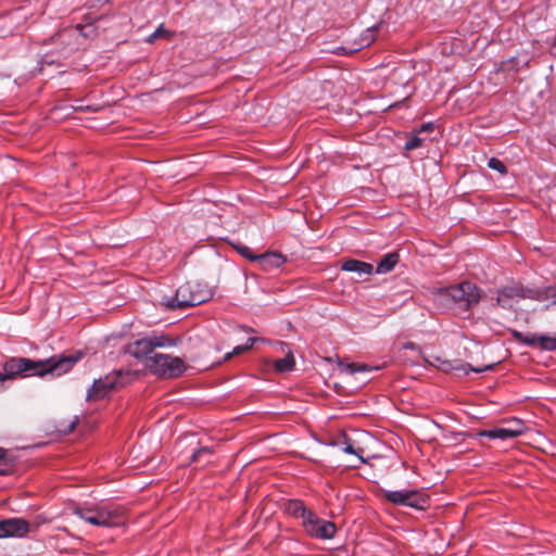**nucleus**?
Masks as SVG:
<instances>
[{"label":"nucleus","mask_w":556,"mask_h":556,"mask_svg":"<svg viewBox=\"0 0 556 556\" xmlns=\"http://www.w3.org/2000/svg\"><path fill=\"white\" fill-rule=\"evenodd\" d=\"M488 166L501 174L507 173L506 165L501 160H498L496 157H491L488 162Z\"/></svg>","instance_id":"obj_24"},{"label":"nucleus","mask_w":556,"mask_h":556,"mask_svg":"<svg viewBox=\"0 0 556 556\" xmlns=\"http://www.w3.org/2000/svg\"><path fill=\"white\" fill-rule=\"evenodd\" d=\"M122 371H113L105 377L96 379L87 392V401H99L106 397L113 390L123 386L119 381Z\"/></svg>","instance_id":"obj_7"},{"label":"nucleus","mask_w":556,"mask_h":556,"mask_svg":"<svg viewBox=\"0 0 556 556\" xmlns=\"http://www.w3.org/2000/svg\"><path fill=\"white\" fill-rule=\"evenodd\" d=\"M554 47L556 48V37H555V41H554Z\"/></svg>","instance_id":"obj_39"},{"label":"nucleus","mask_w":556,"mask_h":556,"mask_svg":"<svg viewBox=\"0 0 556 556\" xmlns=\"http://www.w3.org/2000/svg\"><path fill=\"white\" fill-rule=\"evenodd\" d=\"M73 110L75 112H98L100 108L92 105H74Z\"/></svg>","instance_id":"obj_28"},{"label":"nucleus","mask_w":556,"mask_h":556,"mask_svg":"<svg viewBox=\"0 0 556 556\" xmlns=\"http://www.w3.org/2000/svg\"><path fill=\"white\" fill-rule=\"evenodd\" d=\"M341 269L345 271L358 273L359 275H371L374 266L367 262L350 258L342 263Z\"/></svg>","instance_id":"obj_16"},{"label":"nucleus","mask_w":556,"mask_h":556,"mask_svg":"<svg viewBox=\"0 0 556 556\" xmlns=\"http://www.w3.org/2000/svg\"><path fill=\"white\" fill-rule=\"evenodd\" d=\"M231 247L244 258L256 262L258 254H254L250 248L241 243H231Z\"/></svg>","instance_id":"obj_22"},{"label":"nucleus","mask_w":556,"mask_h":556,"mask_svg":"<svg viewBox=\"0 0 556 556\" xmlns=\"http://www.w3.org/2000/svg\"><path fill=\"white\" fill-rule=\"evenodd\" d=\"M400 261V255L397 252H392L383 255L380 262L377 265L378 274H387L394 269L395 265Z\"/></svg>","instance_id":"obj_18"},{"label":"nucleus","mask_w":556,"mask_h":556,"mask_svg":"<svg viewBox=\"0 0 556 556\" xmlns=\"http://www.w3.org/2000/svg\"><path fill=\"white\" fill-rule=\"evenodd\" d=\"M410 490H400V491H383L382 496L388 502L397 505V506H406L408 501V494Z\"/></svg>","instance_id":"obj_19"},{"label":"nucleus","mask_w":556,"mask_h":556,"mask_svg":"<svg viewBox=\"0 0 556 556\" xmlns=\"http://www.w3.org/2000/svg\"><path fill=\"white\" fill-rule=\"evenodd\" d=\"M376 29H377V27L367 29L366 35L361 37L359 42L357 43L358 45L357 48L348 50L345 47H339V48H337L336 53L339 55H345V54H350L355 51H358L365 47H368L375 40L374 31Z\"/></svg>","instance_id":"obj_17"},{"label":"nucleus","mask_w":556,"mask_h":556,"mask_svg":"<svg viewBox=\"0 0 556 556\" xmlns=\"http://www.w3.org/2000/svg\"><path fill=\"white\" fill-rule=\"evenodd\" d=\"M29 532V523L23 518H8L0 520V539L23 538Z\"/></svg>","instance_id":"obj_9"},{"label":"nucleus","mask_w":556,"mask_h":556,"mask_svg":"<svg viewBox=\"0 0 556 556\" xmlns=\"http://www.w3.org/2000/svg\"><path fill=\"white\" fill-rule=\"evenodd\" d=\"M538 345L545 351H555L556 350V338L548 336H539L538 337Z\"/></svg>","instance_id":"obj_23"},{"label":"nucleus","mask_w":556,"mask_h":556,"mask_svg":"<svg viewBox=\"0 0 556 556\" xmlns=\"http://www.w3.org/2000/svg\"><path fill=\"white\" fill-rule=\"evenodd\" d=\"M350 368H351L352 372L367 371V370L372 369L371 367H368L365 364H355V363L351 364Z\"/></svg>","instance_id":"obj_29"},{"label":"nucleus","mask_w":556,"mask_h":556,"mask_svg":"<svg viewBox=\"0 0 556 556\" xmlns=\"http://www.w3.org/2000/svg\"><path fill=\"white\" fill-rule=\"evenodd\" d=\"M83 357L81 352L72 355H53L46 359H30L27 357H8L0 371V392L4 390L7 380H17L28 377H43L48 374L58 376L66 374Z\"/></svg>","instance_id":"obj_1"},{"label":"nucleus","mask_w":556,"mask_h":556,"mask_svg":"<svg viewBox=\"0 0 556 556\" xmlns=\"http://www.w3.org/2000/svg\"><path fill=\"white\" fill-rule=\"evenodd\" d=\"M160 39L159 36H155V31L150 35V37L147 39L148 42H153L154 40Z\"/></svg>","instance_id":"obj_35"},{"label":"nucleus","mask_w":556,"mask_h":556,"mask_svg":"<svg viewBox=\"0 0 556 556\" xmlns=\"http://www.w3.org/2000/svg\"><path fill=\"white\" fill-rule=\"evenodd\" d=\"M278 344L281 352H286V356L283 358L276 359L274 362V367L278 372L291 371L295 365L293 353L287 343L278 342Z\"/></svg>","instance_id":"obj_11"},{"label":"nucleus","mask_w":556,"mask_h":556,"mask_svg":"<svg viewBox=\"0 0 556 556\" xmlns=\"http://www.w3.org/2000/svg\"><path fill=\"white\" fill-rule=\"evenodd\" d=\"M213 454V447H200L192 453L190 463H201L202 465L210 464Z\"/></svg>","instance_id":"obj_20"},{"label":"nucleus","mask_w":556,"mask_h":556,"mask_svg":"<svg viewBox=\"0 0 556 556\" xmlns=\"http://www.w3.org/2000/svg\"><path fill=\"white\" fill-rule=\"evenodd\" d=\"M154 31L155 36H159V38L170 40L174 37V33L165 29L163 24H161Z\"/></svg>","instance_id":"obj_26"},{"label":"nucleus","mask_w":556,"mask_h":556,"mask_svg":"<svg viewBox=\"0 0 556 556\" xmlns=\"http://www.w3.org/2000/svg\"><path fill=\"white\" fill-rule=\"evenodd\" d=\"M5 451L3 448H0V462L4 459Z\"/></svg>","instance_id":"obj_37"},{"label":"nucleus","mask_w":556,"mask_h":556,"mask_svg":"<svg viewBox=\"0 0 556 556\" xmlns=\"http://www.w3.org/2000/svg\"><path fill=\"white\" fill-rule=\"evenodd\" d=\"M79 422V418L77 416L74 417L73 420L70 421V424L67 425L66 428H64L63 432L64 433H71L74 431V429L76 428V426L78 425Z\"/></svg>","instance_id":"obj_32"},{"label":"nucleus","mask_w":556,"mask_h":556,"mask_svg":"<svg viewBox=\"0 0 556 556\" xmlns=\"http://www.w3.org/2000/svg\"><path fill=\"white\" fill-rule=\"evenodd\" d=\"M434 129V124L433 123H425L420 126L418 132H430V131H433Z\"/></svg>","instance_id":"obj_33"},{"label":"nucleus","mask_w":556,"mask_h":556,"mask_svg":"<svg viewBox=\"0 0 556 556\" xmlns=\"http://www.w3.org/2000/svg\"><path fill=\"white\" fill-rule=\"evenodd\" d=\"M440 295L450 298L455 304L465 311H469L481 300L480 288L471 281H463L460 283L440 288Z\"/></svg>","instance_id":"obj_6"},{"label":"nucleus","mask_w":556,"mask_h":556,"mask_svg":"<svg viewBox=\"0 0 556 556\" xmlns=\"http://www.w3.org/2000/svg\"><path fill=\"white\" fill-rule=\"evenodd\" d=\"M513 337H514L517 341L521 342V341L523 340L525 334H523V333H521V332H519V331H516V330H515V331H513Z\"/></svg>","instance_id":"obj_34"},{"label":"nucleus","mask_w":556,"mask_h":556,"mask_svg":"<svg viewBox=\"0 0 556 556\" xmlns=\"http://www.w3.org/2000/svg\"><path fill=\"white\" fill-rule=\"evenodd\" d=\"M302 526L308 535L320 540L332 539L337 531V527L332 521L323 520L314 511L308 514Z\"/></svg>","instance_id":"obj_8"},{"label":"nucleus","mask_w":556,"mask_h":556,"mask_svg":"<svg viewBox=\"0 0 556 556\" xmlns=\"http://www.w3.org/2000/svg\"><path fill=\"white\" fill-rule=\"evenodd\" d=\"M146 368L154 376L165 379L180 377L186 371L185 362L178 356L155 353L146 361Z\"/></svg>","instance_id":"obj_5"},{"label":"nucleus","mask_w":556,"mask_h":556,"mask_svg":"<svg viewBox=\"0 0 556 556\" xmlns=\"http://www.w3.org/2000/svg\"><path fill=\"white\" fill-rule=\"evenodd\" d=\"M422 143H424V139H421L418 136H413L408 141H406L404 148L407 151H412V150H415V149L421 147Z\"/></svg>","instance_id":"obj_25"},{"label":"nucleus","mask_w":556,"mask_h":556,"mask_svg":"<svg viewBox=\"0 0 556 556\" xmlns=\"http://www.w3.org/2000/svg\"><path fill=\"white\" fill-rule=\"evenodd\" d=\"M343 451L348 454H354V455H357L361 459L362 463H365V459L363 458V456H361L358 454V452L356 450H354L353 445L351 443H348L345 442V446L343 447Z\"/></svg>","instance_id":"obj_31"},{"label":"nucleus","mask_w":556,"mask_h":556,"mask_svg":"<svg viewBox=\"0 0 556 556\" xmlns=\"http://www.w3.org/2000/svg\"><path fill=\"white\" fill-rule=\"evenodd\" d=\"M98 1H99V2H104V3H106V2H109L110 0H98Z\"/></svg>","instance_id":"obj_38"},{"label":"nucleus","mask_w":556,"mask_h":556,"mask_svg":"<svg viewBox=\"0 0 556 556\" xmlns=\"http://www.w3.org/2000/svg\"><path fill=\"white\" fill-rule=\"evenodd\" d=\"M285 511L294 518H301L302 522L306 520L308 514L313 513L305 507L301 500H289L285 505Z\"/></svg>","instance_id":"obj_14"},{"label":"nucleus","mask_w":556,"mask_h":556,"mask_svg":"<svg viewBox=\"0 0 556 556\" xmlns=\"http://www.w3.org/2000/svg\"><path fill=\"white\" fill-rule=\"evenodd\" d=\"M406 506L418 510H425L430 506V497L421 491L410 490Z\"/></svg>","instance_id":"obj_15"},{"label":"nucleus","mask_w":556,"mask_h":556,"mask_svg":"<svg viewBox=\"0 0 556 556\" xmlns=\"http://www.w3.org/2000/svg\"><path fill=\"white\" fill-rule=\"evenodd\" d=\"M74 514L97 527H119L126 519V509L113 504L75 507Z\"/></svg>","instance_id":"obj_2"},{"label":"nucleus","mask_w":556,"mask_h":556,"mask_svg":"<svg viewBox=\"0 0 556 556\" xmlns=\"http://www.w3.org/2000/svg\"><path fill=\"white\" fill-rule=\"evenodd\" d=\"M522 433L521 429H509V428H494L491 430H481L477 433L478 437H486L491 440L500 439L507 440L517 438Z\"/></svg>","instance_id":"obj_13"},{"label":"nucleus","mask_w":556,"mask_h":556,"mask_svg":"<svg viewBox=\"0 0 556 556\" xmlns=\"http://www.w3.org/2000/svg\"><path fill=\"white\" fill-rule=\"evenodd\" d=\"M178 341L177 338L152 332L151 334L130 342L126 348V352L136 359L143 362L146 365V361L155 354L154 350L156 348L176 346Z\"/></svg>","instance_id":"obj_4"},{"label":"nucleus","mask_w":556,"mask_h":556,"mask_svg":"<svg viewBox=\"0 0 556 556\" xmlns=\"http://www.w3.org/2000/svg\"><path fill=\"white\" fill-rule=\"evenodd\" d=\"M544 294L543 299H551L552 303L556 305V286L546 288Z\"/></svg>","instance_id":"obj_27"},{"label":"nucleus","mask_w":556,"mask_h":556,"mask_svg":"<svg viewBox=\"0 0 556 556\" xmlns=\"http://www.w3.org/2000/svg\"><path fill=\"white\" fill-rule=\"evenodd\" d=\"M213 293L205 285L198 281H187L181 285L175 295L165 305L169 309H180L200 305L211 300Z\"/></svg>","instance_id":"obj_3"},{"label":"nucleus","mask_w":556,"mask_h":556,"mask_svg":"<svg viewBox=\"0 0 556 556\" xmlns=\"http://www.w3.org/2000/svg\"><path fill=\"white\" fill-rule=\"evenodd\" d=\"M7 475H9V470L0 468V476H7Z\"/></svg>","instance_id":"obj_36"},{"label":"nucleus","mask_w":556,"mask_h":556,"mask_svg":"<svg viewBox=\"0 0 556 556\" xmlns=\"http://www.w3.org/2000/svg\"><path fill=\"white\" fill-rule=\"evenodd\" d=\"M538 337L539 336H535V334L525 336L521 343H525L530 346L538 345Z\"/></svg>","instance_id":"obj_30"},{"label":"nucleus","mask_w":556,"mask_h":556,"mask_svg":"<svg viewBox=\"0 0 556 556\" xmlns=\"http://www.w3.org/2000/svg\"><path fill=\"white\" fill-rule=\"evenodd\" d=\"M257 341H264V339H261V338H255V337H251L247 340V343L243 344V345H238L236 348H233L232 352H229L227 353L225 356H224V361H229L232 356L235 355H240L247 351H249L253 344Z\"/></svg>","instance_id":"obj_21"},{"label":"nucleus","mask_w":556,"mask_h":556,"mask_svg":"<svg viewBox=\"0 0 556 556\" xmlns=\"http://www.w3.org/2000/svg\"><path fill=\"white\" fill-rule=\"evenodd\" d=\"M514 298H526L525 290L520 287H504L497 290L495 305L504 308L509 307L507 305V300Z\"/></svg>","instance_id":"obj_12"},{"label":"nucleus","mask_w":556,"mask_h":556,"mask_svg":"<svg viewBox=\"0 0 556 556\" xmlns=\"http://www.w3.org/2000/svg\"><path fill=\"white\" fill-rule=\"evenodd\" d=\"M256 262L264 271L271 273L285 265L287 257L279 252L267 251L258 254Z\"/></svg>","instance_id":"obj_10"}]
</instances>
